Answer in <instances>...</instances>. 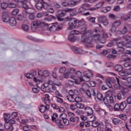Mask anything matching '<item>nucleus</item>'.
Returning <instances> with one entry per match:
<instances>
[{
  "instance_id": "obj_35",
  "label": "nucleus",
  "mask_w": 131,
  "mask_h": 131,
  "mask_svg": "<svg viewBox=\"0 0 131 131\" xmlns=\"http://www.w3.org/2000/svg\"><path fill=\"white\" fill-rule=\"evenodd\" d=\"M100 124L101 123H99L97 121H93L91 122V125L93 127H98Z\"/></svg>"
},
{
  "instance_id": "obj_34",
  "label": "nucleus",
  "mask_w": 131,
  "mask_h": 131,
  "mask_svg": "<svg viewBox=\"0 0 131 131\" xmlns=\"http://www.w3.org/2000/svg\"><path fill=\"white\" fill-rule=\"evenodd\" d=\"M97 131H105V128L104 126V124L103 123H101L99 126L97 127Z\"/></svg>"
},
{
  "instance_id": "obj_33",
  "label": "nucleus",
  "mask_w": 131,
  "mask_h": 131,
  "mask_svg": "<svg viewBox=\"0 0 131 131\" xmlns=\"http://www.w3.org/2000/svg\"><path fill=\"white\" fill-rule=\"evenodd\" d=\"M96 98L99 100V101H103L104 98L103 94L101 92H97L96 94Z\"/></svg>"
},
{
  "instance_id": "obj_57",
  "label": "nucleus",
  "mask_w": 131,
  "mask_h": 131,
  "mask_svg": "<svg viewBox=\"0 0 131 131\" xmlns=\"http://www.w3.org/2000/svg\"><path fill=\"white\" fill-rule=\"evenodd\" d=\"M1 6L2 9H7V8L9 7V4H8V3H3L1 4Z\"/></svg>"
},
{
  "instance_id": "obj_22",
  "label": "nucleus",
  "mask_w": 131,
  "mask_h": 131,
  "mask_svg": "<svg viewBox=\"0 0 131 131\" xmlns=\"http://www.w3.org/2000/svg\"><path fill=\"white\" fill-rule=\"evenodd\" d=\"M10 16L8 14H4L3 15L2 20L3 22H4L5 23H8L9 21H10Z\"/></svg>"
},
{
  "instance_id": "obj_63",
  "label": "nucleus",
  "mask_w": 131,
  "mask_h": 131,
  "mask_svg": "<svg viewBox=\"0 0 131 131\" xmlns=\"http://www.w3.org/2000/svg\"><path fill=\"white\" fill-rule=\"evenodd\" d=\"M18 13H19V9H14V10L11 12V14H12L13 16H16V15H17V14H18Z\"/></svg>"
},
{
  "instance_id": "obj_26",
  "label": "nucleus",
  "mask_w": 131,
  "mask_h": 131,
  "mask_svg": "<svg viewBox=\"0 0 131 131\" xmlns=\"http://www.w3.org/2000/svg\"><path fill=\"white\" fill-rule=\"evenodd\" d=\"M122 95H123V92L117 93V95H115L114 97L115 99H117L118 100V101H120L122 99Z\"/></svg>"
},
{
  "instance_id": "obj_1",
  "label": "nucleus",
  "mask_w": 131,
  "mask_h": 131,
  "mask_svg": "<svg viewBox=\"0 0 131 131\" xmlns=\"http://www.w3.org/2000/svg\"><path fill=\"white\" fill-rule=\"evenodd\" d=\"M76 106L78 109H84L87 116H91L94 114V110L90 106H85V105L82 103H76Z\"/></svg>"
},
{
  "instance_id": "obj_24",
  "label": "nucleus",
  "mask_w": 131,
  "mask_h": 131,
  "mask_svg": "<svg viewBox=\"0 0 131 131\" xmlns=\"http://www.w3.org/2000/svg\"><path fill=\"white\" fill-rule=\"evenodd\" d=\"M67 12H71V16H76V15L77 14V11H76V9H74L73 8H69L67 9Z\"/></svg>"
},
{
  "instance_id": "obj_56",
  "label": "nucleus",
  "mask_w": 131,
  "mask_h": 131,
  "mask_svg": "<svg viewBox=\"0 0 131 131\" xmlns=\"http://www.w3.org/2000/svg\"><path fill=\"white\" fill-rule=\"evenodd\" d=\"M59 73H65L66 72V68L65 67H62L59 69Z\"/></svg>"
},
{
  "instance_id": "obj_13",
  "label": "nucleus",
  "mask_w": 131,
  "mask_h": 131,
  "mask_svg": "<svg viewBox=\"0 0 131 131\" xmlns=\"http://www.w3.org/2000/svg\"><path fill=\"white\" fill-rule=\"evenodd\" d=\"M42 24H43V23L39 20L32 21L31 24V28H36L38 26H40Z\"/></svg>"
},
{
  "instance_id": "obj_15",
  "label": "nucleus",
  "mask_w": 131,
  "mask_h": 131,
  "mask_svg": "<svg viewBox=\"0 0 131 131\" xmlns=\"http://www.w3.org/2000/svg\"><path fill=\"white\" fill-rule=\"evenodd\" d=\"M21 7L25 10L29 9L30 7L28 4H30V0H26V1H21Z\"/></svg>"
},
{
  "instance_id": "obj_61",
  "label": "nucleus",
  "mask_w": 131,
  "mask_h": 131,
  "mask_svg": "<svg viewBox=\"0 0 131 131\" xmlns=\"http://www.w3.org/2000/svg\"><path fill=\"white\" fill-rule=\"evenodd\" d=\"M8 7L11 9H14V8H16V7H17V5L15 3H10L8 4Z\"/></svg>"
},
{
  "instance_id": "obj_49",
  "label": "nucleus",
  "mask_w": 131,
  "mask_h": 131,
  "mask_svg": "<svg viewBox=\"0 0 131 131\" xmlns=\"http://www.w3.org/2000/svg\"><path fill=\"white\" fill-rule=\"evenodd\" d=\"M123 38L126 41H131V37L129 35H124L123 36Z\"/></svg>"
},
{
  "instance_id": "obj_7",
  "label": "nucleus",
  "mask_w": 131,
  "mask_h": 131,
  "mask_svg": "<svg viewBox=\"0 0 131 131\" xmlns=\"http://www.w3.org/2000/svg\"><path fill=\"white\" fill-rule=\"evenodd\" d=\"M81 0H79L78 1H70L69 2L64 1L61 3V6L62 7H74V6H76L78 4L80 3Z\"/></svg>"
},
{
  "instance_id": "obj_53",
  "label": "nucleus",
  "mask_w": 131,
  "mask_h": 131,
  "mask_svg": "<svg viewBox=\"0 0 131 131\" xmlns=\"http://www.w3.org/2000/svg\"><path fill=\"white\" fill-rule=\"evenodd\" d=\"M9 125H12L14 124H16V121H15V119H12L11 118V119L9 120V122H8Z\"/></svg>"
},
{
  "instance_id": "obj_64",
  "label": "nucleus",
  "mask_w": 131,
  "mask_h": 131,
  "mask_svg": "<svg viewBox=\"0 0 131 131\" xmlns=\"http://www.w3.org/2000/svg\"><path fill=\"white\" fill-rule=\"evenodd\" d=\"M85 11H86V8L83 7V6H82L81 8H80L78 9V12L79 13H84V12H85Z\"/></svg>"
},
{
  "instance_id": "obj_5",
  "label": "nucleus",
  "mask_w": 131,
  "mask_h": 131,
  "mask_svg": "<svg viewBox=\"0 0 131 131\" xmlns=\"http://www.w3.org/2000/svg\"><path fill=\"white\" fill-rule=\"evenodd\" d=\"M58 114L54 113L51 117L52 121L56 123L60 128H63L64 127V125L62 123L61 119H57L58 118Z\"/></svg>"
},
{
  "instance_id": "obj_39",
  "label": "nucleus",
  "mask_w": 131,
  "mask_h": 131,
  "mask_svg": "<svg viewBox=\"0 0 131 131\" xmlns=\"http://www.w3.org/2000/svg\"><path fill=\"white\" fill-rule=\"evenodd\" d=\"M27 13H28V14H34V12H35V9H34V8H30L29 7V8L27 9V10H26Z\"/></svg>"
},
{
  "instance_id": "obj_20",
  "label": "nucleus",
  "mask_w": 131,
  "mask_h": 131,
  "mask_svg": "<svg viewBox=\"0 0 131 131\" xmlns=\"http://www.w3.org/2000/svg\"><path fill=\"white\" fill-rule=\"evenodd\" d=\"M82 88L80 89V91L82 90L83 92H84L86 95V93L90 91V86H89V85L86 84V83H83Z\"/></svg>"
},
{
  "instance_id": "obj_10",
  "label": "nucleus",
  "mask_w": 131,
  "mask_h": 131,
  "mask_svg": "<svg viewBox=\"0 0 131 131\" xmlns=\"http://www.w3.org/2000/svg\"><path fill=\"white\" fill-rule=\"evenodd\" d=\"M46 27L47 28H49V30L52 32H55L56 30H61V27H59L58 24L53 25L51 26L50 24H46Z\"/></svg>"
},
{
  "instance_id": "obj_18",
  "label": "nucleus",
  "mask_w": 131,
  "mask_h": 131,
  "mask_svg": "<svg viewBox=\"0 0 131 131\" xmlns=\"http://www.w3.org/2000/svg\"><path fill=\"white\" fill-rule=\"evenodd\" d=\"M70 121L71 122H74V123H77L79 122V117L74 115L73 117L70 118Z\"/></svg>"
},
{
  "instance_id": "obj_47",
  "label": "nucleus",
  "mask_w": 131,
  "mask_h": 131,
  "mask_svg": "<svg viewBox=\"0 0 131 131\" xmlns=\"http://www.w3.org/2000/svg\"><path fill=\"white\" fill-rule=\"evenodd\" d=\"M78 90H75L74 91L72 90H70L69 91V95L68 96H75V93H77Z\"/></svg>"
},
{
  "instance_id": "obj_9",
  "label": "nucleus",
  "mask_w": 131,
  "mask_h": 131,
  "mask_svg": "<svg viewBox=\"0 0 131 131\" xmlns=\"http://www.w3.org/2000/svg\"><path fill=\"white\" fill-rule=\"evenodd\" d=\"M67 12V10L66 9L59 10L56 15L57 20H58V21H63V20H64V16L66 15Z\"/></svg>"
},
{
  "instance_id": "obj_45",
  "label": "nucleus",
  "mask_w": 131,
  "mask_h": 131,
  "mask_svg": "<svg viewBox=\"0 0 131 131\" xmlns=\"http://www.w3.org/2000/svg\"><path fill=\"white\" fill-rule=\"evenodd\" d=\"M119 74L120 75V76H124V77H126V76H127V72L125 71H121L119 72Z\"/></svg>"
},
{
  "instance_id": "obj_19",
  "label": "nucleus",
  "mask_w": 131,
  "mask_h": 131,
  "mask_svg": "<svg viewBox=\"0 0 131 131\" xmlns=\"http://www.w3.org/2000/svg\"><path fill=\"white\" fill-rule=\"evenodd\" d=\"M71 50L76 54H81L82 53V49L77 48L75 46H73L71 47Z\"/></svg>"
},
{
  "instance_id": "obj_43",
  "label": "nucleus",
  "mask_w": 131,
  "mask_h": 131,
  "mask_svg": "<svg viewBox=\"0 0 131 131\" xmlns=\"http://www.w3.org/2000/svg\"><path fill=\"white\" fill-rule=\"evenodd\" d=\"M61 120V123L64 125H69V120L67 118L63 119Z\"/></svg>"
},
{
  "instance_id": "obj_29",
  "label": "nucleus",
  "mask_w": 131,
  "mask_h": 131,
  "mask_svg": "<svg viewBox=\"0 0 131 131\" xmlns=\"http://www.w3.org/2000/svg\"><path fill=\"white\" fill-rule=\"evenodd\" d=\"M75 96L67 95V99L71 103H74Z\"/></svg>"
},
{
  "instance_id": "obj_28",
  "label": "nucleus",
  "mask_w": 131,
  "mask_h": 131,
  "mask_svg": "<svg viewBox=\"0 0 131 131\" xmlns=\"http://www.w3.org/2000/svg\"><path fill=\"white\" fill-rule=\"evenodd\" d=\"M96 111L97 113L99 114V115H101V116H105V115H106V114H107L106 111L102 109H99L98 110H97Z\"/></svg>"
},
{
  "instance_id": "obj_27",
  "label": "nucleus",
  "mask_w": 131,
  "mask_h": 131,
  "mask_svg": "<svg viewBox=\"0 0 131 131\" xmlns=\"http://www.w3.org/2000/svg\"><path fill=\"white\" fill-rule=\"evenodd\" d=\"M121 20L123 21L128 20L129 22H131V15H123L121 17Z\"/></svg>"
},
{
  "instance_id": "obj_30",
  "label": "nucleus",
  "mask_w": 131,
  "mask_h": 131,
  "mask_svg": "<svg viewBox=\"0 0 131 131\" xmlns=\"http://www.w3.org/2000/svg\"><path fill=\"white\" fill-rule=\"evenodd\" d=\"M36 8L37 10H38L39 11H40V10H42V2H38L36 4Z\"/></svg>"
},
{
  "instance_id": "obj_3",
  "label": "nucleus",
  "mask_w": 131,
  "mask_h": 131,
  "mask_svg": "<svg viewBox=\"0 0 131 131\" xmlns=\"http://www.w3.org/2000/svg\"><path fill=\"white\" fill-rule=\"evenodd\" d=\"M84 76L82 78H80V81H84L85 82H89L91 80V78L94 77V74L92 72V71H84L83 72Z\"/></svg>"
},
{
  "instance_id": "obj_12",
  "label": "nucleus",
  "mask_w": 131,
  "mask_h": 131,
  "mask_svg": "<svg viewBox=\"0 0 131 131\" xmlns=\"http://www.w3.org/2000/svg\"><path fill=\"white\" fill-rule=\"evenodd\" d=\"M86 95L89 98H92V96H93L95 99L97 98V93H96V90L95 89H91L89 91H88Z\"/></svg>"
},
{
  "instance_id": "obj_21",
  "label": "nucleus",
  "mask_w": 131,
  "mask_h": 131,
  "mask_svg": "<svg viewBox=\"0 0 131 131\" xmlns=\"http://www.w3.org/2000/svg\"><path fill=\"white\" fill-rule=\"evenodd\" d=\"M112 122L115 125H118V124H121V123H123L122 121L117 118H114L112 120Z\"/></svg>"
},
{
  "instance_id": "obj_52",
  "label": "nucleus",
  "mask_w": 131,
  "mask_h": 131,
  "mask_svg": "<svg viewBox=\"0 0 131 131\" xmlns=\"http://www.w3.org/2000/svg\"><path fill=\"white\" fill-rule=\"evenodd\" d=\"M81 101H82V99H81V98H80L79 97H75V96L74 102H76V103H77V104H79V103H80V102H81Z\"/></svg>"
},
{
  "instance_id": "obj_58",
  "label": "nucleus",
  "mask_w": 131,
  "mask_h": 131,
  "mask_svg": "<svg viewBox=\"0 0 131 131\" xmlns=\"http://www.w3.org/2000/svg\"><path fill=\"white\" fill-rule=\"evenodd\" d=\"M55 97H58L60 98H63V95L59 92V91H56L55 92Z\"/></svg>"
},
{
  "instance_id": "obj_59",
  "label": "nucleus",
  "mask_w": 131,
  "mask_h": 131,
  "mask_svg": "<svg viewBox=\"0 0 131 131\" xmlns=\"http://www.w3.org/2000/svg\"><path fill=\"white\" fill-rule=\"evenodd\" d=\"M43 100L44 103L46 104L47 106H48V105L50 104V102H51V99L49 98H43Z\"/></svg>"
},
{
  "instance_id": "obj_11",
  "label": "nucleus",
  "mask_w": 131,
  "mask_h": 131,
  "mask_svg": "<svg viewBox=\"0 0 131 131\" xmlns=\"http://www.w3.org/2000/svg\"><path fill=\"white\" fill-rule=\"evenodd\" d=\"M98 22L99 23H102L104 26H108L109 24V21L107 19V17L105 16H101L98 17Z\"/></svg>"
},
{
  "instance_id": "obj_31",
  "label": "nucleus",
  "mask_w": 131,
  "mask_h": 131,
  "mask_svg": "<svg viewBox=\"0 0 131 131\" xmlns=\"http://www.w3.org/2000/svg\"><path fill=\"white\" fill-rule=\"evenodd\" d=\"M122 69H123V68L122 67V66L120 64H116L115 66V70L116 71L120 72V71H122Z\"/></svg>"
},
{
  "instance_id": "obj_62",
  "label": "nucleus",
  "mask_w": 131,
  "mask_h": 131,
  "mask_svg": "<svg viewBox=\"0 0 131 131\" xmlns=\"http://www.w3.org/2000/svg\"><path fill=\"white\" fill-rule=\"evenodd\" d=\"M125 126L126 129L129 131H131V123H125Z\"/></svg>"
},
{
  "instance_id": "obj_17",
  "label": "nucleus",
  "mask_w": 131,
  "mask_h": 131,
  "mask_svg": "<svg viewBox=\"0 0 131 131\" xmlns=\"http://www.w3.org/2000/svg\"><path fill=\"white\" fill-rule=\"evenodd\" d=\"M124 61H126L127 62H125L123 64L124 67H125V68H127V67H130V66H131V63H130L131 58L127 57L124 59Z\"/></svg>"
},
{
  "instance_id": "obj_38",
  "label": "nucleus",
  "mask_w": 131,
  "mask_h": 131,
  "mask_svg": "<svg viewBox=\"0 0 131 131\" xmlns=\"http://www.w3.org/2000/svg\"><path fill=\"white\" fill-rule=\"evenodd\" d=\"M55 100L57 102V103H58V104H62L64 100L62 99L61 97H55Z\"/></svg>"
},
{
  "instance_id": "obj_23",
  "label": "nucleus",
  "mask_w": 131,
  "mask_h": 131,
  "mask_svg": "<svg viewBox=\"0 0 131 131\" xmlns=\"http://www.w3.org/2000/svg\"><path fill=\"white\" fill-rule=\"evenodd\" d=\"M9 24L11 26L14 27L17 25V21L15 17H11L9 19Z\"/></svg>"
},
{
  "instance_id": "obj_51",
  "label": "nucleus",
  "mask_w": 131,
  "mask_h": 131,
  "mask_svg": "<svg viewBox=\"0 0 131 131\" xmlns=\"http://www.w3.org/2000/svg\"><path fill=\"white\" fill-rule=\"evenodd\" d=\"M66 85L67 86H73V85H74V81L72 80H68V82L66 83Z\"/></svg>"
},
{
  "instance_id": "obj_46",
  "label": "nucleus",
  "mask_w": 131,
  "mask_h": 131,
  "mask_svg": "<svg viewBox=\"0 0 131 131\" xmlns=\"http://www.w3.org/2000/svg\"><path fill=\"white\" fill-rule=\"evenodd\" d=\"M104 3L103 1L99 2L96 5V7L97 9H99V8H101L104 5Z\"/></svg>"
},
{
  "instance_id": "obj_4",
  "label": "nucleus",
  "mask_w": 131,
  "mask_h": 131,
  "mask_svg": "<svg viewBox=\"0 0 131 131\" xmlns=\"http://www.w3.org/2000/svg\"><path fill=\"white\" fill-rule=\"evenodd\" d=\"M66 20V21H69L68 23L69 27H68V30H72V29H74V28L76 27V23H77L78 21L77 19L67 17Z\"/></svg>"
},
{
  "instance_id": "obj_16",
  "label": "nucleus",
  "mask_w": 131,
  "mask_h": 131,
  "mask_svg": "<svg viewBox=\"0 0 131 131\" xmlns=\"http://www.w3.org/2000/svg\"><path fill=\"white\" fill-rule=\"evenodd\" d=\"M128 28H129V25L128 24H126L124 26L123 29L122 31H117V33H119V34H125V33H127V31L128 30Z\"/></svg>"
},
{
  "instance_id": "obj_14",
  "label": "nucleus",
  "mask_w": 131,
  "mask_h": 131,
  "mask_svg": "<svg viewBox=\"0 0 131 131\" xmlns=\"http://www.w3.org/2000/svg\"><path fill=\"white\" fill-rule=\"evenodd\" d=\"M38 109L41 113H45L46 110H49L50 109V106L49 105L45 106L41 104L39 106Z\"/></svg>"
},
{
  "instance_id": "obj_8",
  "label": "nucleus",
  "mask_w": 131,
  "mask_h": 131,
  "mask_svg": "<svg viewBox=\"0 0 131 131\" xmlns=\"http://www.w3.org/2000/svg\"><path fill=\"white\" fill-rule=\"evenodd\" d=\"M80 30L82 31L80 32L81 34L83 35L82 36H85V37H86L88 36H92V31H91V30H86V28L85 26L81 27Z\"/></svg>"
},
{
  "instance_id": "obj_25",
  "label": "nucleus",
  "mask_w": 131,
  "mask_h": 131,
  "mask_svg": "<svg viewBox=\"0 0 131 131\" xmlns=\"http://www.w3.org/2000/svg\"><path fill=\"white\" fill-rule=\"evenodd\" d=\"M4 120L5 121V123H9V120L10 118H11V115L10 114H4Z\"/></svg>"
},
{
  "instance_id": "obj_44",
  "label": "nucleus",
  "mask_w": 131,
  "mask_h": 131,
  "mask_svg": "<svg viewBox=\"0 0 131 131\" xmlns=\"http://www.w3.org/2000/svg\"><path fill=\"white\" fill-rule=\"evenodd\" d=\"M68 39L70 41H71V42H74L76 39H75L74 35L70 34L68 37Z\"/></svg>"
},
{
  "instance_id": "obj_42",
  "label": "nucleus",
  "mask_w": 131,
  "mask_h": 131,
  "mask_svg": "<svg viewBox=\"0 0 131 131\" xmlns=\"http://www.w3.org/2000/svg\"><path fill=\"white\" fill-rule=\"evenodd\" d=\"M102 101H103V102L104 103V104L105 105H107V104H109V103H110L109 96H106L104 97L103 98Z\"/></svg>"
},
{
  "instance_id": "obj_41",
  "label": "nucleus",
  "mask_w": 131,
  "mask_h": 131,
  "mask_svg": "<svg viewBox=\"0 0 131 131\" xmlns=\"http://www.w3.org/2000/svg\"><path fill=\"white\" fill-rule=\"evenodd\" d=\"M119 118H120V119H122V120H123L124 121H126V119H127V116L125 114H120L119 115Z\"/></svg>"
},
{
  "instance_id": "obj_37",
  "label": "nucleus",
  "mask_w": 131,
  "mask_h": 131,
  "mask_svg": "<svg viewBox=\"0 0 131 131\" xmlns=\"http://www.w3.org/2000/svg\"><path fill=\"white\" fill-rule=\"evenodd\" d=\"M94 40H100L101 35L100 34H95L92 37Z\"/></svg>"
},
{
  "instance_id": "obj_36",
  "label": "nucleus",
  "mask_w": 131,
  "mask_h": 131,
  "mask_svg": "<svg viewBox=\"0 0 131 131\" xmlns=\"http://www.w3.org/2000/svg\"><path fill=\"white\" fill-rule=\"evenodd\" d=\"M5 128L6 129H7V131H13V129H14V127L13 126V125L6 124L5 125Z\"/></svg>"
},
{
  "instance_id": "obj_40",
  "label": "nucleus",
  "mask_w": 131,
  "mask_h": 131,
  "mask_svg": "<svg viewBox=\"0 0 131 131\" xmlns=\"http://www.w3.org/2000/svg\"><path fill=\"white\" fill-rule=\"evenodd\" d=\"M121 24V21L119 20H116L113 24V25L115 26V27L117 28L119 27Z\"/></svg>"
},
{
  "instance_id": "obj_48",
  "label": "nucleus",
  "mask_w": 131,
  "mask_h": 131,
  "mask_svg": "<svg viewBox=\"0 0 131 131\" xmlns=\"http://www.w3.org/2000/svg\"><path fill=\"white\" fill-rule=\"evenodd\" d=\"M75 76H76V77H78V78H79L80 80V78H82V74L81 73V72L79 71H78L76 72Z\"/></svg>"
},
{
  "instance_id": "obj_60",
  "label": "nucleus",
  "mask_w": 131,
  "mask_h": 131,
  "mask_svg": "<svg viewBox=\"0 0 131 131\" xmlns=\"http://www.w3.org/2000/svg\"><path fill=\"white\" fill-rule=\"evenodd\" d=\"M106 85L108 88H112V84H111V80L108 79L105 80Z\"/></svg>"
},
{
  "instance_id": "obj_32",
  "label": "nucleus",
  "mask_w": 131,
  "mask_h": 131,
  "mask_svg": "<svg viewBox=\"0 0 131 131\" xmlns=\"http://www.w3.org/2000/svg\"><path fill=\"white\" fill-rule=\"evenodd\" d=\"M42 9H45V10H48L51 7V5L45 2L43 0L42 1Z\"/></svg>"
},
{
  "instance_id": "obj_55",
  "label": "nucleus",
  "mask_w": 131,
  "mask_h": 131,
  "mask_svg": "<svg viewBox=\"0 0 131 131\" xmlns=\"http://www.w3.org/2000/svg\"><path fill=\"white\" fill-rule=\"evenodd\" d=\"M115 45H116V42L111 40L107 45V47L108 48H111V47H113V46H115Z\"/></svg>"
},
{
  "instance_id": "obj_54",
  "label": "nucleus",
  "mask_w": 131,
  "mask_h": 131,
  "mask_svg": "<svg viewBox=\"0 0 131 131\" xmlns=\"http://www.w3.org/2000/svg\"><path fill=\"white\" fill-rule=\"evenodd\" d=\"M89 22L91 23H96V17H89L88 19Z\"/></svg>"
},
{
  "instance_id": "obj_2",
  "label": "nucleus",
  "mask_w": 131,
  "mask_h": 131,
  "mask_svg": "<svg viewBox=\"0 0 131 131\" xmlns=\"http://www.w3.org/2000/svg\"><path fill=\"white\" fill-rule=\"evenodd\" d=\"M127 107L126 101H123L121 103H116L114 106V111L123 112Z\"/></svg>"
},
{
  "instance_id": "obj_6",
  "label": "nucleus",
  "mask_w": 131,
  "mask_h": 131,
  "mask_svg": "<svg viewBox=\"0 0 131 131\" xmlns=\"http://www.w3.org/2000/svg\"><path fill=\"white\" fill-rule=\"evenodd\" d=\"M81 40L83 42L86 43V46L88 48H93V44H92L93 38L92 36H88L87 37L82 36Z\"/></svg>"
},
{
  "instance_id": "obj_50",
  "label": "nucleus",
  "mask_w": 131,
  "mask_h": 131,
  "mask_svg": "<svg viewBox=\"0 0 131 131\" xmlns=\"http://www.w3.org/2000/svg\"><path fill=\"white\" fill-rule=\"evenodd\" d=\"M122 79L123 80H126L127 83H131V77H123Z\"/></svg>"
}]
</instances>
